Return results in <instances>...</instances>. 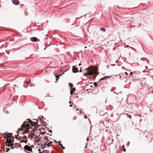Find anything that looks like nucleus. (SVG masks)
Wrapping results in <instances>:
<instances>
[{
    "instance_id": "aec40b11",
    "label": "nucleus",
    "mask_w": 153,
    "mask_h": 153,
    "mask_svg": "<svg viewBox=\"0 0 153 153\" xmlns=\"http://www.w3.org/2000/svg\"><path fill=\"white\" fill-rule=\"evenodd\" d=\"M9 150H10V148H6V152H8Z\"/></svg>"
},
{
    "instance_id": "c9c22d12",
    "label": "nucleus",
    "mask_w": 153,
    "mask_h": 153,
    "mask_svg": "<svg viewBox=\"0 0 153 153\" xmlns=\"http://www.w3.org/2000/svg\"><path fill=\"white\" fill-rule=\"evenodd\" d=\"M27 140H26L25 141V143H26L27 142Z\"/></svg>"
},
{
    "instance_id": "e433bc0d",
    "label": "nucleus",
    "mask_w": 153,
    "mask_h": 153,
    "mask_svg": "<svg viewBox=\"0 0 153 153\" xmlns=\"http://www.w3.org/2000/svg\"><path fill=\"white\" fill-rule=\"evenodd\" d=\"M130 75H132L133 74V73L132 72H130L129 73Z\"/></svg>"
},
{
    "instance_id": "de8ad7c7",
    "label": "nucleus",
    "mask_w": 153,
    "mask_h": 153,
    "mask_svg": "<svg viewBox=\"0 0 153 153\" xmlns=\"http://www.w3.org/2000/svg\"><path fill=\"white\" fill-rule=\"evenodd\" d=\"M46 47L45 48H44V50H45L46 49Z\"/></svg>"
},
{
    "instance_id": "f03ea898",
    "label": "nucleus",
    "mask_w": 153,
    "mask_h": 153,
    "mask_svg": "<svg viewBox=\"0 0 153 153\" xmlns=\"http://www.w3.org/2000/svg\"><path fill=\"white\" fill-rule=\"evenodd\" d=\"M109 77H110L109 76H104V77H103L100 78L99 79V81H98V83H99L100 84H101V83H102L103 82H101V81L104 80L105 79H106L107 78H109Z\"/></svg>"
},
{
    "instance_id": "7ed1b4c3",
    "label": "nucleus",
    "mask_w": 153,
    "mask_h": 153,
    "mask_svg": "<svg viewBox=\"0 0 153 153\" xmlns=\"http://www.w3.org/2000/svg\"><path fill=\"white\" fill-rule=\"evenodd\" d=\"M24 149L25 150L29 151H30L31 150V149L30 146L27 145H25L24 147Z\"/></svg>"
},
{
    "instance_id": "ddd939ff",
    "label": "nucleus",
    "mask_w": 153,
    "mask_h": 153,
    "mask_svg": "<svg viewBox=\"0 0 153 153\" xmlns=\"http://www.w3.org/2000/svg\"><path fill=\"white\" fill-rule=\"evenodd\" d=\"M100 30L103 32H105L106 31L105 29L103 28V27H102L100 28Z\"/></svg>"
},
{
    "instance_id": "dca6fc26",
    "label": "nucleus",
    "mask_w": 153,
    "mask_h": 153,
    "mask_svg": "<svg viewBox=\"0 0 153 153\" xmlns=\"http://www.w3.org/2000/svg\"><path fill=\"white\" fill-rule=\"evenodd\" d=\"M55 77L57 79H58V78H59V76H60V75H57L56 74H55Z\"/></svg>"
},
{
    "instance_id": "f8f14e48",
    "label": "nucleus",
    "mask_w": 153,
    "mask_h": 153,
    "mask_svg": "<svg viewBox=\"0 0 153 153\" xmlns=\"http://www.w3.org/2000/svg\"><path fill=\"white\" fill-rule=\"evenodd\" d=\"M5 143L6 144V146H8V147L10 146V143L8 142V140H7L5 142Z\"/></svg>"
},
{
    "instance_id": "ea45409f",
    "label": "nucleus",
    "mask_w": 153,
    "mask_h": 153,
    "mask_svg": "<svg viewBox=\"0 0 153 153\" xmlns=\"http://www.w3.org/2000/svg\"><path fill=\"white\" fill-rule=\"evenodd\" d=\"M82 65L81 63H80L79 64L78 66H80V65Z\"/></svg>"
},
{
    "instance_id": "5fc2aeb1",
    "label": "nucleus",
    "mask_w": 153,
    "mask_h": 153,
    "mask_svg": "<svg viewBox=\"0 0 153 153\" xmlns=\"http://www.w3.org/2000/svg\"><path fill=\"white\" fill-rule=\"evenodd\" d=\"M69 103H71V102L70 101H69Z\"/></svg>"
},
{
    "instance_id": "20e7f679",
    "label": "nucleus",
    "mask_w": 153,
    "mask_h": 153,
    "mask_svg": "<svg viewBox=\"0 0 153 153\" xmlns=\"http://www.w3.org/2000/svg\"><path fill=\"white\" fill-rule=\"evenodd\" d=\"M30 40L32 42H36L38 40H39H39L36 37H32L30 38Z\"/></svg>"
},
{
    "instance_id": "473e14b6",
    "label": "nucleus",
    "mask_w": 153,
    "mask_h": 153,
    "mask_svg": "<svg viewBox=\"0 0 153 153\" xmlns=\"http://www.w3.org/2000/svg\"><path fill=\"white\" fill-rule=\"evenodd\" d=\"M45 147H44V146L42 147V149H45Z\"/></svg>"
},
{
    "instance_id": "4d7b16f0",
    "label": "nucleus",
    "mask_w": 153,
    "mask_h": 153,
    "mask_svg": "<svg viewBox=\"0 0 153 153\" xmlns=\"http://www.w3.org/2000/svg\"><path fill=\"white\" fill-rule=\"evenodd\" d=\"M128 47V45H127V47Z\"/></svg>"
},
{
    "instance_id": "69168bd1",
    "label": "nucleus",
    "mask_w": 153,
    "mask_h": 153,
    "mask_svg": "<svg viewBox=\"0 0 153 153\" xmlns=\"http://www.w3.org/2000/svg\"><path fill=\"white\" fill-rule=\"evenodd\" d=\"M64 74V73H63L62 74Z\"/></svg>"
},
{
    "instance_id": "423d86ee",
    "label": "nucleus",
    "mask_w": 153,
    "mask_h": 153,
    "mask_svg": "<svg viewBox=\"0 0 153 153\" xmlns=\"http://www.w3.org/2000/svg\"><path fill=\"white\" fill-rule=\"evenodd\" d=\"M72 71L73 72L76 73L78 71V69L77 68L75 67L74 66H72Z\"/></svg>"
},
{
    "instance_id": "f704fd0d",
    "label": "nucleus",
    "mask_w": 153,
    "mask_h": 153,
    "mask_svg": "<svg viewBox=\"0 0 153 153\" xmlns=\"http://www.w3.org/2000/svg\"><path fill=\"white\" fill-rule=\"evenodd\" d=\"M40 151H41V149H38V151L40 153V152H40Z\"/></svg>"
},
{
    "instance_id": "0e129e2a",
    "label": "nucleus",
    "mask_w": 153,
    "mask_h": 153,
    "mask_svg": "<svg viewBox=\"0 0 153 153\" xmlns=\"http://www.w3.org/2000/svg\"><path fill=\"white\" fill-rule=\"evenodd\" d=\"M104 74H103V75H104Z\"/></svg>"
},
{
    "instance_id": "6ab92c4d",
    "label": "nucleus",
    "mask_w": 153,
    "mask_h": 153,
    "mask_svg": "<svg viewBox=\"0 0 153 153\" xmlns=\"http://www.w3.org/2000/svg\"><path fill=\"white\" fill-rule=\"evenodd\" d=\"M150 133L149 132H147V131L146 130L144 131V134H145L146 133Z\"/></svg>"
},
{
    "instance_id": "774afa93",
    "label": "nucleus",
    "mask_w": 153,
    "mask_h": 153,
    "mask_svg": "<svg viewBox=\"0 0 153 153\" xmlns=\"http://www.w3.org/2000/svg\"><path fill=\"white\" fill-rule=\"evenodd\" d=\"M78 98V97H77V98Z\"/></svg>"
},
{
    "instance_id": "bf43d9fd",
    "label": "nucleus",
    "mask_w": 153,
    "mask_h": 153,
    "mask_svg": "<svg viewBox=\"0 0 153 153\" xmlns=\"http://www.w3.org/2000/svg\"><path fill=\"white\" fill-rule=\"evenodd\" d=\"M42 118H44V117H43L42 116Z\"/></svg>"
},
{
    "instance_id": "9d476101",
    "label": "nucleus",
    "mask_w": 153,
    "mask_h": 153,
    "mask_svg": "<svg viewBox=\"0 0 153 153\" xmlns=\"http://www.w3.org/2000/svg\"><path fill=\"white\" fill-rule=\"evenodd\" d=\"M99 114L101 116H102L104 114H106V113L104 112L103 110H100L99 112Z\"/></svg>"
},
{
    "instance_id": "37998d69",
    "label": "nucleus",
    "mask_w": 153,
    "mask_h": 153,
    "mask_svg": "<svg viewBox=\"0 0 153 153\" xmlns=\"http://www.w3.org/2000/svg\"><path fill=\"white\" fill-rule=\"evenodd\" d=\"M72 106V105H69V106H70V107H71Z\"/></svg>"
},
{
    "instance_id": "2eb2a0df",
    "label": "nucleus",
    "mask_w": 153,
    "mask_h": 153,
    "mask_svg": "<svg viewBox=\"0 0 153 153\" xmlns=\"http://www.w3.org/2000/svg\"><path fill=\"white\" fill-rule=\"evenodd\" d=\"M10 146H14V145H15L14 143H10Z\"/></svg>"
},
{
    "instance_id": "680f3d73",
    "label": "nucleus",
    "mask_w": 153,
    "mask_h": 153,
    "mask_svg": "<svg viewBox=\"0 0 153 153\" xmlns=\"http://www.w3.org/2000/svg\"><path fill=\"white\" fill-rule=\"evenodd\" d=\"M12 41H14V39L12 40Z\"/></svg>"
},
{
    "instance_id": "393cba45",
    "label": "nucleus",
    "mask_w": 153,
    "mask_h": 153,
    "mask_svg": "<svg viewBox=\"0 0 153 153\" xmlns=\"http://www.w3.org/2000/svg\"><path fill=\"white\" fill-rule=\"evenodd\" d=\"M61 142V141H59L56 142V143H58L60 145V144H61L60 143Z\"/></svg>"
},
{
    "instance_id": "338daca9",
    "label": "nucleus",
    "mask_w": 153,
    "mask_h": 153,
    "mask_svg": "<svg viewBox=\"0 0 153 153\" xmlns=\"http://www.w3.org/2000/svg\"><path fill=\"white\" fill-rule=\"evenodd\" d=\"M36 124H36L35 126H36Z\"/></svg>"
},
{
    "instance_id": "412c9836",
    "label": "nucleus",
    "mask_w": 153,
    "mask_h": 153,
    "mask_svg": "<svg viewBox=\"0 0 153 153\" xmlns=\"http://www.w3.org/2000/svg\"><path fill=\"white\" fill-rule=\"evenodd\" d=\"M47 146L48 147L51 146V145H50L49 143H48V144H47Z\"/></svg>"
},
{
    "instance_id": "6e6d98bb",
    "label": "nucleus",
    "mask_w": 153,
    "mask_h": 153,
    "mask_svg": "<svg viewBox=\"0 0 153 153\" xmlns=\"http://www.w3.org/2000/svg\"><path fill=\"white\" fill-rule=\"evenodd\" d=\"M145 137H148L147 136H146Z\"/></svg>"
},
{
    "instance_id": "3c124183",
    "label": "nucleus",
    "mask_w": 153,
    "mask_h": 153,
    "mask_svg": "<svg viewBox=\"0 0 153 153\" xmlns=\"http://www.w3.org/2000/svg\"><path fill=\"white\" fill-rule=\"evenodd\" d=\"M108 66H109V65H108L107 66V67H108Z\"/></svg>"
},
{
    "instance_id": "c85d7f7f",
    "label": "nucleus",
    "mask_w": 153,
    "mask_h": 153,
    "mask_svg": "<svg viewBox=\"0 0 153 153\" xmlns=\"http://www.w3.org/2000/svg\"><path fill=\"white\" fill-rule=\"evenodd\" d=\"M121 75H122V74L121 73H120V74H119V79H121Z\"/></svg>"
},
{
    "instance_id": "9b49d317",
    "label": "nucleus",
    "mask_w": 153,
    "mask_h": 153,
    "mask_svg": "<svg viewBox=\"0 0 153 153\" xmlns=\"http://www.w3.org/2000/svg\"><path fill=\"white\" fill-rule=\"evenodd\" d=\"M8 141L9 143H12L14 142V139L13 138H10L9 140Z\"/></svg>"
},
{
    "instance_id": "7c9ffc66",
    "label": "nucleus",
    "mask_w": 153,
    "mask_h": 153,
    "mask_svg": "<svg viewBox=\"0 0 153 153\" xmlns=\"http://www.w3.org/2000/svg\"><path fill=\"white\" fill-rule=\"evenodd\" d=\"M23 138H24V139H26V138H27V136H26L25 135V136H24V137H23Z\"/></svg>"
},
{
    "instance_id": "a211bd4d",
    "label": "nucleus",
    "mask_w": 153,
    "mask_h": 153,
    "mask_svg": "<svg viewBox=\"0 0 153 153\" xmlns=\"http://www.w3.org/2000/svg\"><path fill=\"white\" fill-rule=\"evenodd\" d=\"M59 145L61 146V147L63 149H65V147H64V146H62V144H60V145Z\"/></svg>"
},
{
    "instance_id": "1a4fd4ad",
    "label": "nucleus",
    "mask_w": 153,
    "mask_h": 153,
    "mask_svg": "<svg viewBox=\"0 0 153 153\" xmlns=\"http://www.w3.org/2000/svg\"><path fill=\"white\" fill-rule=\"evenodd\" d=\"M38 141L40 142L39 143V144H38V145H40L42 146L43 145L44 143V142L43 141H41L40 140H38L37 142H38Z\"/></svg>"
},
{
    "instance_id": "4468645a",
    "label": "nucleus",
    "mask_w": 153,
    "mask_h": 153,
    "mask_svg": "<svg viewBox=\"0 0 153 153\" xmlns=\"http://www.w3.org/2000/svg\"><path fill=\"white\" fill-rule=\"evenodd\" d=\"M17 145V143H15V146H11L10 147V149H14L15 147H16V146Z\"/></svg>"
},
{
    "instance_id": "f3484780",
    "label": "nucleus",
    "mask_w": 153,
    "mask_h": 153,
    "mask_svg": "<svg viewBox=\"0 0 153 153\" xmlns=\"http://www.w3.org/2000/svg\"><path fill=\"white\" fill-rule=\"evenodd\" d=\"M28 132V131L27 130H25V131L23 132L22 134H24Z\"/></svg>"
},
{
    "instance_id": "864d4df0",
    "label": "nucleus",
    "mask_w": 153,
    "mask_h": 153,
    "mask_svg": "<svg viewBox=\"0 0 153 153\" xmlns=\"http://www.w3.org/2000/svg\"><path fill=\"white\" fill-rule=\"evenodd\" d=\"M115 65V64L113 65H111L112 66H113V65Z\"/></svg>"
},
{
    "instance_id": "5701e85b",
    "label": "nucleus",
    "mask_w": 153,
    "mask_h": 153,
    "mask_svg": "<svg viewBox=\"0 0 153 153\" xmlns=\"http://www.w3.org/2000/svg\"><path fill=\"white\" fill-rule=\"evenodd\" d=\"M127 117L129 118L130 119H131V115H129L127 116Z\"/></svg>"
},
{
    "instance_id": "b1692460",
    "label": "nucleus",
    "mask_w": 153,
    "mask_h": 153,
    "mask_svg": "<svg viewBox=\"0 0 153 153\" xmlns=\"http://www.w3.org/2000/svg\"><path fill=\"white\" fill-rule=\"evenodd\" d=\"M17 34H18L19 35V36L20 37H22V35H21V34H20L19 33H17Z\"/></svg>"
},
{
    "instance_id": "39448f33",
    "label": "nucleus",
    "mask_w": 153,
    "mask_h": 153,
    "mask_svg": "<svg viewBox=\"0 0 153 153\" xmlns=\"http://www.w3.org/2000/svg\"><path fill=\"white\" fill-rule=\"evenodd\" d=\"M146 78H143L141 80V84H146Z\"/></svg>"
},
{
    "instance_id": "4c0bfd02",
    "label": "nucleus",
    "mask_w": 153,
    "mask_h": 153,
    "mask_svg": "<svg viewBox=\"0 0 153 153\" xmlns=\"http://www.w3.org/2000/svg\"><path fill=\"white\" fill-rule=\"evenodd\" d=\"M80 72H81V70H82V68L81 67H80Z\"/></svg>"
},
{
    "instance_id": "13d9d810",
    "label": "nucleus",
    "mask_w": 153,
    "mask_h": 153,
    "mask_svg": "<svg viewBox=\"0 0 153 153\" xmlns=\"http://www.w3.org/2000/svg\"><path fill=\"white\" fill-rule=\"evenodd\" d=\"M76 110H79V109H77Z\"/></svg>"
},
{
    "instance_id": "a18cd8bd",
    "label": "nucleus",
    "mask_w": 153,
    "mask_h": 153,
    "mask_svg": "<svg viewBox=\"0 0 153 153\" xmlns=\"http://www.w3.org/2000/svg\"><path fill=\"white\" fill-rule=\"evenodd\" d=\"M86 14H85V15H84V16H85H85H86Z\"/></svg>"
},
{
    "instance_id": "8fccbe9b",
    "label": "nucleus",
    "mask_w": 153,
    "mask_h": 153,
    "mask_svg": "<svg viewBox=\"0 0 153 153\" xmlns=\"http://www.w3.org/2000/svg\"><path fill=\"white\" fill-rule=\"evenodd\" d=\"M85 116V118H86V116Z\"/></svg>"
},
{
    "instance_id": "58836bf2",
    "label": "nucleus",
    "mask_w": 153,
    "mask_h": 153,
    "mask_svg": "<svg viewBox=\"0 0 153 153\" xmlns=\"http://www.w3.org/2000/svg\"><path fill=\"white\" fill-rule=\"evenodd\" d=\"M49 132H52V131L50 130H49Z\"/></svg>"
},
{
    "instance_id": "a878e982",
    "label": "nucleus",
    "mask_w": 153,
    "mask_h": 153,
    "mask_svg": "<svg viewBox=\"0 0 153 153\" xmlns=\"http://www.w3.org/2000/svg\"><path fill=\"white\" fill-rule=\"evenodd\" d=\"M40 153H48V152H45V151H43L42 152H40Z\"/></svg>"
},
{
    "instance_id": "c03bdc74",
    "label": "nucleus",
    "mask_w": 153,
    "mask_h": 153,
    "mask_svg": "<svg viewBox=\"0 0 153 153\" xmlns=\"http://www.w3.org/2000/svg\"><path fill=\"white\" fill-rule=\"evenodd\" d=\"M25 88H27V86H25Z\"/></svg>"
},
{
    "instance_id": "bb28decb",
    "label": "nucleus",
    "mask_w": 153,
    "mask_h": 153,
    "mask_svg": "<svg viewBox=\"0 0 153 153\" xmlns=\"http://www.w3.org/2000/svg\"><path fill=\"white\" fill-rule=\"evenodd\" d=\"M43 145H44V146L45 147L46 146H47V144L46 143H44Z\"/></svg>"
},
{
    "instance_id": "2f4dec72",
    "label": "nucleus",
    "mask_w": 153,
    "mask_h": 153,
    "mask_svg": "<svg viewBox=\"0 0 153 153\" xmlns=\"http://www.w3.org/2000/svg\"><path fill=\"white\" fill-rule=\"evenodd\" d=\"M30 81H31V80H30L29 81V82H26V84H28V83H30Z\"/></svg>"
},
{
    "instance_id": "e2e57ef3",
    "label": "nucleus",
    "mask_w": 153,
    "mask_h": 153,
    "mask_svg": "<svg viewBox=\"0 0 153 153\" xmlns=\"http://www.w3.org/2000/svg\"><path fill=\"white\" fill-rule=\"evenodd\" d=\"M2 42V41H0V42Z\"/></svg>"
},
{
    "instance_id": "4be33fe9",
    "label": "nucleus",
    "mask_w": 153,
    "mask_h": 153,
    "mask_svg": "<svg viewBox=\"0 0 153 153\" xmlns=\"http://www.w3.org/2000/svg\"><path fill=\"white\" fill-rule=\"evenodd\" d=\"M29 85L31 86V87H32V86H35V85L33 84H30Z\"/></svg>"
},
{
    "instance_id": "052dcab7",
    "label": "nucleus",
    "mask_w": 153,
    "mask_h": 153,
    "mask_svg": "<svg viewBox=\"0 0 153 153\" xmlns=\"http://www.w3.org/2000/svg\"><path fill=\"white\" fill-rule=\"evenodd\" d=\"M34 120H36V119H34Z\"/></svg>"
},
{
    "instance_id": "603ef678",
    "label": "nucleus",
    "mask_w": 153,
    "mask_h": 153,
    "mask_svg": "<svg viewBox=\"0 0 153 153\" xmlns=\"http://www.w3.org/2000/svg\"><path fill=\"white\" fill-rule=\"evenodd\" d=\"M6 112H7V113H8V111H7Z\"/></svg>"
},
{
    "instance_id": "c756f323",
    "label": "nucleus",
    "mask_w": 153,
    "mask_h": 153,
    "mask_svg": "<svg viewBox=\"0 0 153 153\" xmlns=\"http://www.w3.org/2000/svg\"><path fill=\"white\" fill-rule=\"evenodd\" d=\"M49 143L50 144H51L52 143H53V142L52 141H50V142H49Z\"/></svg>"
},
{
    "instance_id": "cd10ccee",
    "label": "nucleus",
    "mask_w": 153,
    "mask_h": 153,
    "mask_svg": "<svg viewBox=\"0 0 153 153\" xmlns=\"http://www.w3.org/2000/svg\"><path fill=\"white\" fill-rule=\"evenodd\" d=\"M94 85H95V86H97V84L96 82H94Z\"/></svg>"
},
{
    "instance_id": "09e8293b",
    "label": "nucleus",
    "mask_w": 153,
    "mask_h": 153,
    "mask_svg": "<svg viewBox=\"0 0 153 153\" xmlns=\"http://www.w3.org/2000/svg\"><path fill=\"white\" fill-rule=\"evenodd\" d=\"M152 140V137H151V141Z\"/></svg>"
},
{
    "instance_id": "f257e3e1",
    "label": "nucleus",
    "mask_w": 153,
    "mask_h": 153,
    "mask_svg": "<svg viewBox=\"0 0 153 153\" xmlns=\"http://www.w3.org/2000/svg\"><path fill=\"white\" fill-rule=\"evenodd\" d=\"M32 123H34V122L30 120V119H27L26 121L24 122L21 126V127L23 129L25 128L29 129Z\"/></svg>"
},
{
    "instance_id": "49530a36",
    "label": "nucleus",
    "mask_w": 153,
    "mask_h": 153,
    "mask_svg": "<svg viewBox=\"0 0 153 153\" xmlns=\"http://www.w3.org/2000/svg\"><path fill=\"white\" fill-rule=\"evenodd\" d=\"M43 129L44 130H45V128H43Z\"/></svg>"
},
{
    "instance_id": "72a5a7b5",
    "label": "nucleus",
    "mask_w": 153,
    "mask_h": 153,
    "mask_svg": "<svg viewBox=\"0 0 153 153\" xmlns=\"http://www.w3.org/2000/svg\"><path fill=\"white\" fill-rule=\"evenodd\" d=\"M125 74L127 75H128V73L126 72H125Z\"/></svg>"
},
{
    "instance_id": "79ce46f5",
    "label": "nucleus",
    "mask_w": 153,
    "mask_h": 153,
    "mask_svg": "<svg viewBox=\"0 0 153 153\" xmlns=\"http://www.w3.org/2000/svg\"><path fill=\"white\" fill-rule=\"evenodd\" d=\"M69 68L67 70L65 71V72L66 71H68L69 70Z\"/></svg>"
},
{
    "instance_id": "6e6552de",
    "label": "nucleus",
    "mask_w": 153,
    "mask_h": 153,
    "mask_svg": "<svg viewBox=\"0 0 153 153\" xmlns=\"http://www.w3.org/2000/svg\"><path fill=\"white\" fill-rule=\"evenodd\" d=\"M92 74V73L91 71H88L87 72L83 74V75L84 76H87L88 75H91Z\"/></svg>"
},
{
    "instance_id": "0eeeda50",
    "label": "nucleus",
    "mask_w": 153,
    "mask_h": 153,
    "mask_svg": "<svg viewBox=\"0 0 153 153\" xmlns=\"http://www.w3.org/2000/svg\"><path fill=\"white\" fill-rule=\"evenodd\" d=\"M12 2L15 5H18L19 4V2L18 0H13Z\"/></svg>"
},
{
    "instance_id": "a19ab883",
    "label": "nucleus",
    "mask_w": 153,
    "mask_h": 153,
    "mask_svg": "<svg viewBox=\"0 0 153 153\" xmlns=\"http://www.w3.org/2000/svg\"><path fill=\"white\" fill-rule=\"evenodd\" d=\"M70 92L71 94V93H72V90H70Z\"/></svg>"
}]
</instances>
